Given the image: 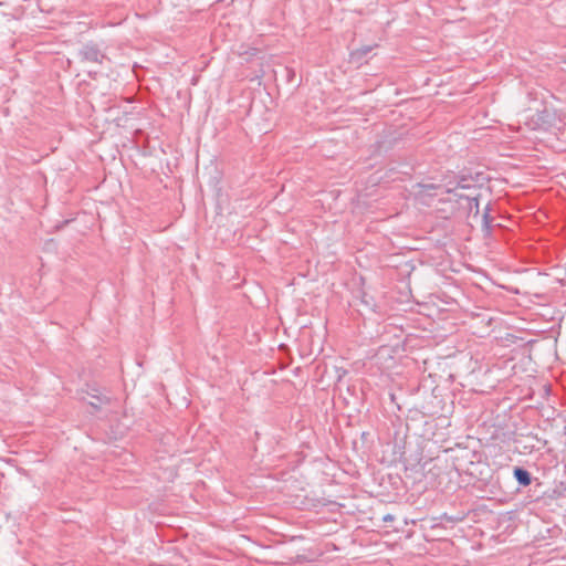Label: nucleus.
Wrapping results in <instances>:
<instances>
[{
  "label": "nucleus",
  "instance_id": "20e7f679",
  "mask_svg": "<svg viewBox=\"0 0 566 566\" xmlns=\"http://www.w3.org/2000/svg\"><path fill=\"white\" fill-rule=\"evenodd\" d=\"M514 475L522 485H528L531 483L530 474L525 470L516 469Z\"/></svg>",
  "mask_w": 566,
  "mask_h": 566
},
{
  "label": "nucleus",
  "instance_id": "f257e3e1",
  "mask_svg": "<svg viewBox=\"0 0 566 566\" xmlns=\"http://www.w3.org/2000/svg\"><path fill=\"white\" fill-rule=\"evenodd\" d=\"M554 115L546 108H541L538 103L530 106L525 118L532 129L547 128Z\"/></svg>",
  "mask_w": 566,
  "mask_h": 566
},
{
  "label": "nucleus",
  "instance_id": "f03ea898",
  "mask_svg": "<svg viewBox=\"0 0 566 566\" xmlns=\"http://www.w3.org/2000/svg\"><path fill=\"white\" fill-rule=\"evenodd\" d=\"M370 50H371L370 46H363V48L356 49L350 52V60L358 62L363 57H365L370 52Z\"/></svg>",
  "mask_w": 566,
  "mask_h": 566
},
{
  "label": "nucleus",
  "instance_id": "7ed1b4c3",
  "mask_svg": "<svg viewBox=\"0 0 566 566\" xmlns=\"http://www.w3.org/2000/svg\"><path fill=\"white\" fill-rule=\"evenodd\" d=\"M83 59L88 61H98L99 52L94 46H87L82 53Z\"/></svg>",
  "mask_w": 566,
  "mask_h": 566
},
{
  "label": "nucleus",
  "instance_id": "39448f33",
  "mask_svg": "<svg viewBox=\"0 0 566 566\" xmlns=\"http://www.w3.org/2000/svg\"><path fill=\"white\" fill-rule=\"evenodd\" d=\"M103 402V398L101 397H97V396H93L92 397V400L88 401V403L94 407V408H97L102 405Z\"/></svg>",
  "mask_w": 566,
  "mask_h": 566
}]
</instances>
